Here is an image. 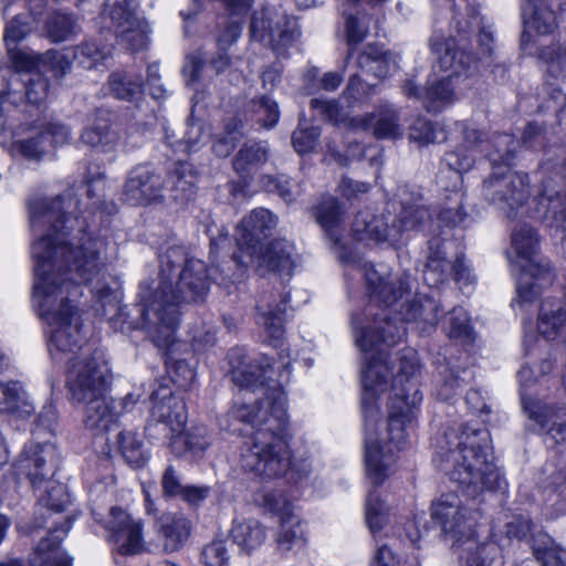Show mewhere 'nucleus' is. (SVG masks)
Listing matches in <instances>:
<instances>
[{
  "label": "nucleus",
  "instance_id": "f257e3e1",
  "mask_svg": "<svg viewBox=\"0 0 566 566\" xmlns=\"http://www.w3.org/2000/svg\"><path fill=\"white\" fill-rule=\"evenodd\" d=\"M30 228L34 235L33 304L39 315L53 327L50 352L80 356L92 348L85 340L77 306L80 286L102 272L104 241L87 233L86 218L77 210L71 193L54 198L35 197L28 202Z\"/></svg>",
  "mask_w": 566,
  "mask_h": 566
},
{
  "label": "nucleus",
  "instance_id": "f03ea898",
  "mask_svg": "<svg viewBox=\"0 0 566 566\" xmlns=\"http://www.w3.org/2000/svg\"><path fill=\"white\" fill-rule=\"evenodd\" d=\"M209 290L208 270L203 261L190 258L185 248L169 247L159 255V280L139 284L133 308L118 306V289L97 280L91 289L103 308L116 311L127 329H144L159 348L174 343L179 322V306L202 301Z\"/></svg>",
  "mask_w": 566,
  "mask_h": 566
},
{
  "label": "nucleus",
  "instance_id": "7ed1b4c3",
  "mask_svg": "<svg viewBox=\"0 0 566 566\" xmlns=\"http://www.w3.org/2000/svg\"><path fill=\"white\" fill-rule=\"evenodd\" d=\"M59 462L57 451L51 443H29L20 454L17 473L30 481L33 488L48 483L39 497L35 527H48L49 536L42 538L31 556V566H72L73 558L60 551L59 545L71 528L72 520L59 514L71 503L66 486L50 481Z\"/></svg>",
  "mask_w": 566,
  "mask_h": 566
},
{
  "label": "nucleus",
  "instance_id": "20e7f679",
  "mask_svg": "<svg viewBox=\"0 0 566 566\" xmlns=\"http://www.w3.org/2000/svg\"><path fill=\"white\" fill-rule=\"evenodd\" d=\"M231 412L235 419L258 428L242 449L241 469L262 479L284 475L292 464L285 440L289 421L284 394L273 391L253 405L235 406Z\"/></svg>",
  "mask_w": 566,
  "mask_h": 566
},
{
  "label": "nucleus",
  "instance_id": "39448f33",
  "mask_svg": "<svg viewBox=\"0 0 566 566\" xmlns=\"http://www.w3.org/2000/svg\"><path fill=\"white\" fill-rule=\"evenodd\" d=\"M364 276L369 296L368 304L360 312H354L350 324L355 344L359 349L375 347L379 340L392 345L406 334L399 317H391V312L399 316L401 305L410 294L407 277L380 273L371 264L364 265Z\"/></svg>",
  "mask_w": 566,
  "mask_h": 566
},
{
  "label": "nucleus",
  "instance_id": "423d86ee",
  "mask_svg": "<svg viewBox=\"0 0 566 566\" xmlns=\"http://www.w3.org/2000/svg\"><path fill=\"white\" fill-rule=\"evenodd\" d=\"M490 433L470 424L448 428L437 442L434 462L450 479L474 496L501 488V475L489 460Z\"/></svg>",
  "mask_w": 566,
  "mask_h": 566
},
{
  "label": "nucleus",
  "instance_id": "0eeeda50",
  "mask_svg": "<svg viewBox=\"0 0 566 566\" xmlns=\"http://www.w3.org/2000/svg\"><path fill=\"white\" fill-rule=\"evenodd\" d=\"M400 340L392 345H387L379 340L375 347L369 349H360L368 354L365 358V367L361 370V384L364 395L361 398V408L366 427H374L379 410L375 405L376 397L387 390L388 381L392 379V396H397V391L411 394L409 390L410 384H413L419 389L416 373L419 368L417 353L412 348H403L395 356L387 353V349L398 344Z\"/></svg>",
  "mask_w": 566,
  "mask_h": 566
},
{
  "label": "nucleus",
  "instance_id": "6e6552de",
  "mask_svg": "<svg viewBox=\"0 0 566 566\" xmlns=\"http://www.w3.org/2000/svg\"><path fill=\"white\" fill-rule=\"evenodd\" d=\"M512 245L518 258L525 260L517 280L513 305L525 306L537 298L542 289L553 284L555 272L547 259L536 260L538 238L532 227L524 224L515 229L512 234Z\"/></svg>",
  "mask_w": 566,
  "mask_h": 566
},
{
  "label": "nucleus",
  "instance_id": "1a4fd4ad",
  "mask_svg": "<svg viewBox=\"0 0 566 566\" xmlns=\"http://www.w3.org/2000/svg\"><path fill=\"white\" fill-rule=\"evenodd\" d=\"M66 364L65 385L73 402H84L106 394L112 370L103 349L87 348L80 356H71Z\"/></svg>",
  "mask_w": 566,
  "mask_h": 566
},
{
  "label": "nucleus",
  "instance_id": "9d476101",
  "mask_svg": "<svg viewBox=\"0 0 566 566\" xmlns=\"http://www.w3.org/2000/svg\"><path fill=\"white\" fill-rule=\"evenodd\" d=\"M430 48L437 56V63L441 71H450V74L441 80L430 83L423 91L422 104L428 112H440L454 101V88L451 83L453 76H460L471 70L474 60L464 52L454 51L451 44L444 41L442 35L430 39Z\"/></svg>",
  "mask_w": 566,
  "mask_h": 566
},
{
  "label": "nucleus",
  "instance_id": "9b49d317",
  "mask_svg": "<svg viewBox=\"0 0 566 566\" xmlns=\"http://www.w3.org/2000/svg\"><path fill=\"white\" fill-rule=\"evenodd\" d=\"M136 9V0H106L101 13L104 27L132 52L146 50L149 45L148 22L137 14Z\"/></svg>",
  "mask_w": 566,
  "mask_h": 566
},
{
  "label": "nucleus",
  "instance_id": "f8f14e48",
  "mask_svg": "<svg viewBox=\"0 0 566 566\" xmlns=\"http://www.w3.org/2000/svg\"><path fill=\"white\" fill-rule=\"evenodd\" d=\"M482 184V197L491 205L503 210L509 218L522 207L530 197L528 175L497 167Z\"/></svg>",
  "mask_w": 566,
  "mask_h": 566
},
{
  "label": "nucleus",
  "instance_id": "ddd939ff",
  "mask_svg": "<svg viewBox=\"0 0 566 566\" xmlns=\"http://www.w3.org/2000/svg\"><path fill=\"white\" fill-rule=\"evenodd\" d=\"M167 179L148 164L133 167L123 186L122 199L130 206L161 203L166 199Z\"/></svg>",
  "mask_w": 566,
  "mask_h": 566
},
{
  "label": "nucleus",
  "instance_id": "4468645a",
  "mask_svg": "<svg viewBox=\"0 0 566 566\" xmlns=\"http://www.w3.org/2000/svg\"><path fill=\"white\" fill-rule=\"evenodd\" d=\"M251 36L258 41L269 39L272 48L279 52L280 46H287L296 41L301 31L296 19L282 8H264L252 15Z\"/></svg>",
  "mask_w": 566,
  "mask_h": 566
},
{
  "label": "nucleus",
  "instance_id": "2eb2a0df",
  "mask_svg": "<svg viewBox=\"0 0 566 566\" xmlns=\"http://www.w3.org/2000/svg\"><path fill=\"white\" fill-rule=\"evenodd\" d=\"M154 406L150 412V419L146 431L153 433H163L166 438H171L180 432L187 422V409L184 399L175 395L167 386H160L151 394Z\"/></svg>",
  "mask_w": 566,
  "mask_h": 566
},
{
  "label": "nucleus",
  "instance_id": "dca6fc26",
  "mask_svg": "<svg viewBox=\"0 0 566 566\" xmlns=\"http://www.w3.org/2000/svg\"><path fill=\"white\" fill-rule=\"evenodd\" d=\"M431 515L444 535L454 542L472 537L474 533L473 512L462 505L455 494H444L432 504Z\"/></svg>",
  "mask_w": 566,
  "mask_h": 566
},
{
  "label": "nucleus",
  "instance_id": "f3484780",
  "mask_svg": "<svg viewBox=\"0 0 566 566\" xmlns=\"http://www.w3.org/2000/svg\"><path fill=\"white\" fill-rule=\"evenodd\" d=\"M232 260L239 268L255 264L260 275L273 272L279 275L291 276L295 266V247L286 240H273L264 247H259L253 260L233 253Z\"/></svg>",
  "mask_w": 566,
  "mask_h": 566
},
{
  "label": "nucleus",
  "instance_id": "a211bd4d",
  "mask_svg": "<svg viewBox=\"0 0 566 566\" xmlns=\"http://www.w3.org/2000/svg\"><path fill=\"white\" fill-rule=\"evenodd\" d=\"M277 224V218L270 210L258 208L247 214L237 227L238 255L253 260L261 241L269 237Z\"/></svg>",
  "mask_w": 566,
  "mask_h": 566
},
{
  "label": "nucleus",
  "instance_id": "6ab92c4d",
  "mask_svg": "<svg viewBox=\"0 0 566 566\" xmlns=\"http://www.w3.org/2000/svg\"><path fill=\"white\" fill-rule=\"evenodd\" d=\"M107 538L122 555H135L142 551V524L119 507H112L104 521Z\"/></svg>",
  "mask_w": 566,
  "mask_h": 566
},
{
  "label": "nucleus",
  "instance_id": "aec40b11",
  "mask_svg": "<svg viewBox=\"0 0 566 566\" xmlns=\"http://www.w3.org/2000/svg\"><path fill=\"white\" fill-rule=\"evenodd\" d=\"M411 394L397 391V396L390 397V412L388 417V436L391 442L400 450L407 438V427L411 426L416 418L415 409L422 400V395L413 384H410Z\"/></svg>",
  "mask_w": 566,
  "mask_h": 566
},
{
  "label": "nucleus",
  "instance_id": "412c9836",
  "mask_svg": "<svg viewBox=\"0 0 566 566\" xmlns=\"http://www.w3.org/2000/svg\"><path fill=\"white\" fill-rule=\"evenodd\" d=\"M554 180L543 181L542 190L535 197V218L547 227L560 232V244L566 248V193L556 188Z\"/></svg>",
  "mask_w": 566,
  "mask_h": 566
},
{
  "label": "nucleus",
  "instance_id": "4be33fe9",
  "mask_svg": "<svg viewBox=\"0 0 566 566\" xmlns=\"http://www.w3.org/2000/svg\"><path fill=\"white\" fill-rule=\"evenodd\" d=\"M232 381L240 388L254 389L262 387L268 379L266 374L272 367L271 359L260 355L249 359L243 348H232L228 353Z\"/></svg>",
  "mask_w": 566,
  "mask_h": 566
},
{
  "label": "nucleus",
  "instance_id": "5701e85b",
  "mask_svg": "<svg viewBox=\"0 0 566 566\" xmlns=\"http://www.w3.org/2000/svg\"><path fill=\"white\" fill-rule=\"evenodd\" d=\"M265 501L280 516L281 531L277 537L279 547L284 551L301 548L306 542L305 527L293 514L291 504L282 494L269 493Z\"/></svg>",
  "mask_w": 566,
  "mask_h": 566
},
{
  "label": "nucleus",
  "instance_id": "b1692460",
  "mask_svg": "<svg viewBox=\"0 0 566 566\" xmlns=\"http://www.w3.org/2000/svg\"><path fill=\"white\" fill-rule=\"evenodd\" d=\"M277 297L276 301L273 295H264L256 305L259 322L263 325L265 336L273 347L283 345L284 322L289 303L287 295L280 293Z\"/></svg>",
  "mask_w": 566,
  "mask_h": 566
},
{
  "label": "nucleus",
  "instance_id": "393cba45",
  "mask_svg": "<svg viewBox=\"0 0 566 566\" xmlns=\"http://www.w3.org/2000/svg\"><path fill=\"white\" fill-rule=\"evenodd\" d=\"M391 227L398 230V239L401 233L409 231L434 232V221L430 208L418 195L411 202L402 201L401 210Z\"/></svg>",
  "mask_w": 566,
  "mask_h": 566
},
{
  "label": "nucleus",
  "instance_id": "a878e982",
  "mask_svg": "<svg viewBox=\"0 0 566 566\" xmlns=\"http://www.w3.org/2000/svg\"><path fill=\"white\" fill-rule=\"evenodd\" d=\"M352 232L358 241H374L376 243L398 241V230L391 227L382 217H376L364 211L356 214L352 223Z\"/></svg>",
  "mask_w": 566,
  "mask_h": 566
},
{
  "label": "nucleus",
  "instance_id": "bb28decb",
  "mask_svg": "<svg viewBox=\"0 0 566 566\" xmlns=\"http://www.w3.org/2000/svg\"><path fill=\"white\" fill-rule=\"evenodd\" d=\"M522 400L530 418L534 419L545 430L547 438L555 444L566 441V406H547L541 409L537 405H527L524 397H522Z\"/></svg>",
  "mask_w": 566,
  "mask_h": 566
},
{
  "label": "nucleus",
  "instance_id": "cd10ccee",
  "mask_svg": "<svg viewBox=\"0 0 566 566\" xmlns=\"http://www.w3.org/2000/svg\"><path fill=\"white\" fill-rule=\"evenodd\" d=\"M312 217L326 232L335 247L342 245L340 226L344 220L345 209L334 197H324L311 210Z\"/></svg>",
  "mask_w": 566,
  "mask_h": 566
},
{
  "label": "nucleus",
  "instance_id": "c85d7f7f",
  "mask_svg": "<svg viewBox=\"0 0 566 566\" xmlns=\"http://www.w3.org/2000/svg\"><path fill=\"white\" fill-rule=\"evenodd\" d=\"M473 28H476L479 30L478 33V50H479V56L474 57L473 55L469 54L474 60V64L471 66V69L475 67L476 61H481L485 63L488 67L492 66L493 62V55H494V39L492 31L488 30L484 27H480V20L478 17L472 15L471 21H459L455 20V29L458 33L459 41L465 40L468 35L471 33ZM451 44V48L454 51L458 52H464L465 55L468 53L464 51V48L462 49H455L453 45V42L451 40H446Z\"/></svg>",
  "mask_w": 566,
  "mask_h": 566
},
{
  "label": "nucleus",
  "instance_id": "c756f323",
  "mask_svg": "<svg viewBox=\"0 0 566 566\" xmlns=\"http://www.w3.org/2000/svg\"><path fill=\"white\" fill-rule=\"evenodd\" d=\"M83 424L94 434L107 432L117 422L113 402L105 395L84 400Z\"/></svg>",
  "mask_w": 566,
  "mask_h": 566
},
{
  "label": "nucleus",
  "instance_id": "7c9ffc66",
  "mask_svg": "<svg viewBox=\"0 0 566 566\" xmlns=\"http://www.w3.org/2000/svg\"><path fill=\"white\" fill-rule=\"evenodd\" d=\"M108 93L118 101L138 103L144 96V80L136 72L128 70H116L108 76Z\"/></svg>",
  "mask_w": 566,
  "mask_h": 566
},
{
  "label": "nucleus",
  "instance_id": "2f4dec72",
  "mask_svg": "<svg viewBox=\"0 0 566 566\" xmlns=\"http://www.w3.org/2000/svg\"><path fill=\"white\" fill-rule=\"evenodd\" d=\"M211 439L205 426H193L171 437L170 447L179 457L199 458L210 447Z\"/></svg>",
  "mask_w": 566,
  "mask_h": 566
},
{
  "label": "nucleus",
  "instance_id": "473e14b6",
  "mask_svg": "<svg viewBox=\"0 0 566 566\" xmlns=\"http://www.w3.org/2000/svg\"><path fill=\"white\" fill-rule=\"evenodd\" d=\"M268 159L269 148L265 144L245 143L233 157L232 167L245 187L252 179V170L265 164Z\"/></svg>",
  "mask_w": 566,
  "mask_h": 566
},
{
  "label": "nucleus",
  "instance_id": "72a5a7b5",
  "mask_svg": "<svg viewBox=\"0 0 566 566\" xmlns=\"http://www.w3.org/2000/svg\"><path fill=\"white\" fill-rule=\"evenodd\" d=\"M440 306L432 297L407 301L399 310L398 323L421 322L422 331L427 332L436 327L440 318Z\"/></svg>",
  "mask_w": 566,
  "mask_h": 566
},
{
  "label": "nucleus",
  "instance_id": "f704fd0d",
  "mask_svg": "<svg viewBox=\"0 0 566 566\" xmlns=\"http://www.w3.org/2000/svg\"><path fill=\"white\" fill-rule=\"evenodd\" d=\"M157 526L166 552L181 548L190 535V523L181 515L163 514L157 521Z\"/></svg>",
  "mask_w": 566,
  "mask_h": 566
},
{
  "label": "nucleus",
  "instance_id": "c9c22d12",
  "mask_svg": "<svg viewBox=\"0 0 566 566\" xmlns=\"http://www.w3.org/2000/svg\"><path fill=\"white\" fill-rule=\"evenodd\" d=\"M442 240L434 237L428 241V258L423 279L428 285H438L450 276L452 262L447 260Z\"/></svg>",
  "mask_w": 566,
  "mask_h": 566
},
{
  "label": "nucleus",
  "instance_id": "e433bc0d",
  "mask_svg": "<svg viewBox=\"0 0 566 566\" xmlns=\"http://www.w3.org/2000/svg\"><path fill=\"white\" fill-rule=\"evenodd\" d=\"M232 542L241 552L251 554L266 539L264 526L256 520L234 521L230 531Z\"/></svg>",
  "mask_w": 566,
  "mask_h": 566
},
{
  "label": "nucleus",
  "instance_id": "4c0bfd02",
  "mask_svg": "<svg viewBox=\"0 0 566 566\" xmlns=\"http://www.w3.org/2000/svg\"><path fill=\"white\" fill-rule=\"evenodd\" d=\"M533 556L539 566H566V551L545 532L532 534L530 539Z\"/></svg>",
  "mask_w": 566,
  "mask_h": 566
},
{
  "label": "nucleus",
  "instance_id": "58836bf2",
  "mask_svg": "<svg viewBox=\"0 0 566 566\" xmlns=\"http://www.w3.org/2000/svg\"><path fill=\"white\" fill-rule=\"evenodd\" d=\"M566 321V311L560 301L546 298L542 302L537 329L546 339H554L563 328Z\"/></svg>",
  "mask_w": 566,
  "mask_h": 566
},
{
  "label": "nucleus",
  "instance_id": "ea45409f",
  "mask_svg": "<svg viewBox=\"0 0 566 566\" xmlns=\"http://www.w3.org/2000/svg\"><path fill=\"white\" fill-rule=\"evenodd\" d=\"M364 129L374 128L377 138H397L401 136L399 116L391 107L379 108L376 113L368 114L360 119Z\"/></svg>",
  "mask_w": 566,
  "mask_h": 566
},
{
  "label": "nucleus",
  "instance_id": "a19ab883",
  "mask_svg": "<svg viewBox=\"0 0 566 566\" xmlns=\"http://www.w3.org/2000/svg\"><path fill=\"white\" fill-rule=\"evenodd\" d=\"M167 190L170 199L176 202H186L196 193V177L187 165H179L172 172L166 176Z\"/></svg>",
  "mask_w": 566,
  "mask_h": 566
},
{
  "label": "nucleus",
  "instance_id": "79ce46f5",
  "mask_svg": "<svg viewBox=\"0 0 566 566\" xmlns=\"http://www.w3.org/2000/svg\"><path fill=\"white\" fill-rule=\"evenodd\" d=\"M80 32L77 19L70 13L54 12L45 21V33L51 42L71 40Z\"/></svg>",
  "mask_w": 566,
  "mask_h": 566
},
{
  "label": "nucleus",
  "instance_id": "37998d69",
  "mask_svg": "<svg viewBox=\"0 0 566 566\" xmlns=\"http://www.w3.org/2000/svg\"><path fill=\"white\" fill-rule=\"evenodd\" d=\"M488 150L486 156L491 161L492 166L495 167H509L513 160L518 142L510 134H495L491 140L486 142Z\"/></svg>",
  "mask_w": 566,
  "mask_h": 566
},
{
  "label": "nucleus",
  "instance_id": "c03bdc74",
  "mask_svg": "<svg viewBox=\"0 0 566 566\" xmlns=\"http://www.w3.org/2000/svg\"><path fill=\"white\" fill-rule=\"evenodd\" d=\"M358 64L376 77L385 78L390 74L395 61L390 52L379 46L368 45L358 56Z\"/></svg>",
  "mask_w": 566,
  "mask_h": 566
},
{
  "label": "nucleus",
  "instance_id": "a18cd8bd",
  "mask_svg": "<svg viewBox=\"0 0 566 566\" xmlns=\"http://www.w3.org/2000/svg\"><path fill=\"white\" fill-rule=\"evenodd\" d=\"M538 56L552 77L566 76V35L562 40L542 48Z\"/></svg>",
  "mask_w": 566,
  "mask_h": 566
},
{
  "label": "nucleus",
  "instance_id": "49530a36",
  "mask_svg": "<svg viewBox=\"0 0 566 566\" xmlns=\"http://www.w3.org/2000/svg\"><path fill=\"white\" fill-rule=\"evenodd\" d=\"M113 45L111 43L96 40H87L75 46L73 56L85 69H92L98 62L104 61L112 53Z\"/></svg>",
  "mask_w": 566,
  "mask_h": 566
},
{
  "label": "nucleus",
  "instance_id": "de8ad7c7",
  "mask_svg": "<svg viewBox=\"0 0 566 566\" xmlns=\"http://www.w3.org/2000/svg\"><path fill=\"white\" fill-rule=\"evenodd\" d=\"M118 450L125 461L136 468L143 467L147 462V453L143 441L136 433L122 431L117 436Z\"/></svg>",
  "mask_w": 566,
  "mask_h": 566
},
{
  "label": "nucleus",
  "instance_id": "09e8293b",
  "mask_svg": "<svg viewBox=\"0 0 566 566\" xmlns=\"http://www.w3.org/2000/svg\"><path fill=\"white\" fill-rule=\"evenodd\" d=\"M365 464L368 476L375 485H379L386 478L387 467L382 462L380 446L376 437L367 433L365 439Z\"/></svg>",
  "mask_w": 566,
  "mask_h": 566
},
{
  "label": "nucleus",
  "instance_id": "8fccbe9b",
  "mask_svg": "<svg viewBox=\"0 0 566 566\" xmlns=\"http://www.w3.org/2000/svg\"><path fill=\"white\" fill-rule=\"evenodd\" d=\"M248 112L252 113V118L265 128L274 127L280 118L277 103L266 95L251 99L248 103Z\"/></svg>",
  "mask_w": 566,
  "mask_h": 566
},
{
  "label": "nucleus",
  "instance_id": "3c124183",
  "mask_svg": "<svg viewBox=\"0 0 566 566\" xmlns=\"http://www.w3.org/2000/svg\"><path fill=\"white\" fill-rule=\"evenodd\" d=\"M81 139L91 147H99L104 151H109L116 145L118 137L107 124H97L85 128L81 135Z\"/></svg>",
  "mask_w": 566,
  "mask_h": 566
},
{
  "label": "nucleus",
  "instance_id": "603ef678",
  "mask_svg": "<svg viewBox=\"0 0 566 566\" xmlns=\"http://www.w3.org/2000/svg\"><path fill=\"white\" fill-rule=\"evenodd\" d=\"M25 86L24 95L29 103L41 104L49 96V81L43 72H31L27 78H18Z\"/></svg>",
  "mask_w": 566,
  "mask_h": 566
},
{
  "label": "nucleus",
  "instance_id": "864d4df0",
  "mask_svg": "<svg viewBox=\"0 0 566 566\" xmlns=\"http://www.w3.org/2000/svg\"><path fill=\"white\" fill-rule=\"evenodd\" d=\"M12 151L28 160H40L45 153V134L39 130L24 139L17 140L11 146Z\"/></svg>",
  "mask_w": 566,
  "mask_h": 566
},
{
  "label": "nucleus",
  "instance_id": "5fc2aeb1",
  "mask_svg": "<svg viewBox=\"0 0 566 566\" xmlns=\"http://www.w3.org/2000/svg\"><path fill=\"white\" fill-rule=\"evenodd\" d=\"M409 138L419 145H428L446 138L442 130L437 132L432 122L424 117H418L409 128Z\"/></svg>",
  "mask_w": 566,
  "mask_h": 566
},
{
  "label": "nucleus",
  "instance_id": "6e6d98bb",
  "mask_svg": "<svg viewBox=\"0 0 566 566\" xmlns=\"http://www.w3.org/2000/svg\"><path fill=\"white\" fill-rule=\"evenodd\" d=\"M370 18L364 15H348L346 19V40L349 46L347 59H349L356 45L361 43L368 34Z\"/></svg>",
  "mask_w": 566,
  "mask_h": 566
},
{
  "label": "nucleus",
  "instance_id": "4d7b16f0",
  "mask_svg": "<svg viewBox=\"0 0 566 566\" xmlns=\"http://www.w3.org/2000/svg\"><path fill=\"white\" fill-rule=\"evenodd\" d=\"M8 53L19 78H27L29 73L39 72L42 66L43 55H33L17 48H10Z\"/></svg>",
  "mask_w": 566,
  "mask_h": 566
},
{
  "label": "nucleus",
  "instance_id": "13d9d810",
  "mask_svg": "<svg viewBox=\"0 0 566 566\" xmlns=\"http://www.w3.org/2000/svg\"><path fill=\"white\" fill-rule=\"evenodd\" d=\"M501 548L494 544L480 545L468 558V566H503Z\"/></svg>",
  "mask_w": 566,
  "mask_h": 566
},
{
  "label": "nucleus",
  "instance_id": "bf43d9fd",
  "mask_svg": "<svg viewBox=\"0 0 566 566\" xmlns=\"http://www.w3.org/2000/svg\"><path fill=\"white\" fill-rule=\"evenodd\" d=\"M475 161L474 154L470 153L468 147L458 146L453 150L446 153L442 163L452 171L461 175L469 171Z\"/></svg>",
  "mask_w": 566,
  "mask_h": 566
},
{
  "label": "nucleus",
  "instance_id": "052dcab7",
  "mask_svg": "<svg viewBox=\"0 0 566 566\" xmlns=\"http://www.w3.org/2000/svg\"><path fill=\"white\" fill-rule=\"evenodd\" d=\"M260 187L271 193H277L284 201L291 202L295 199L290 179L284 175H263L260 177Z\"/></svg>",
  "mask_w": 566,
  "mask_h": 566
},
{
  "label": "nucleus",
  "instance_id": "680f3d73",
  "mask_svg": "<svg viewBox=\"0 0 566 566\" xmlns=\"http://www.w3.org/2000/svg\"><path fill=\"white\" fill-rule=\"evenodd\" d=\"M23 394L17 381L0 384V411L15 412L23 399Z\"/></svg>",
  "mask_w": 566,
  "mask_h": 566
},
{
  "label": "nucleus",
  "instance_id": "e2e57ef3",
  "mask_svg": "<svg viewBox=\"0 0 566 566\" xmlns=\"http://www.w3.org/2000/svg\"><path fill=\"white\" fill-rule=\"evenodd\" d=\"M318 137V127H298L292 134V144L298 154H307L315 148Z\"/></svg>",
  "mask_w": 566,
  "mask_h": 566
},
{
  "label": "nucleus",
  "instance_id": "0e129e2a",
  "mask_svg": "<svg viewBox=\"0 0 566 566\" xmlns=\"http://www.w3.org/2000/svg\"><path fill=\"white\" fill-rule=\"evenodd\" d=\"M386 521L384 503L378 495L371 493L366 503V523L371 533L380 531Z\"/></svg>",
  "mask_w": 566,
  "mask_h": 566
},
{
  "label": "nucleus",
  "instance_id": "69168bd1",
  "mask_svg": "<svg viewBox=\"0 0 566 566\" xmlns=\"http://www.w3.org/2000/svg\"><path fill=\"white\" fill-rule=\"evenodd\" d=\"M161 492L165 497H180L186 484L182 483V478L179 471L174 465H168L160 480Z\"/></svg>",
  "mask_w": 566,
  "mask_h": 566
},
{
  "label": "nucleus",
  "instance_id": "338daca9",
  "mask_svg": "<svg viewBox=\"0 0 566 566\" xmlns=\"http://www.w3.org/2000/svg\"><path fill=\"white\" fill-rule=\"evenodd\" d=\"M449 337L453 339L471 340L472 328L467 313L462 308L451 311Z\"/></svg>",
  "mask_w": 566,
  "mask_h": 566
},
{
  "label": "nucleus",
  "instance_id": "774afa93",
  "mask_svg": "<svg viewBox=\"0 0 566 566\" xmlns=\"http://www.w3.org/2000/svg\"><path fill=\"white\" fill-rule=\"evenodd\" d=\"M528 27L539 34H549L556 27V14L546 7H538L534 10L533 17L528 22Z\"/></svg>",
  "mask_w": 566,
  "mask_h": 566
}]
</instances>
